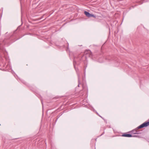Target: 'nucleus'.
Instances as JSON below:
<instances>
[{
	"instance_id": "nucleus-12",
	"label": "nucleus",
	"mask_w": 149,
	"mask_h": 149,
	"mask_svg": "<svg viewBox=\"0 0 149 149\" xmlns=\"http://www.w3.org/2000/svg\"><path fill=\"white\" fill-rule=\"evenodd\" d=\"M58 119L56 118V119L55 120V123H56V121H57V120Z\"/></svg>"
},
{
	"instance_id": "nucleus-11",
	"label": "nucleus",
	"mask_w": 149,
	"mask_h": 149,
	"mask_svg": "<svg viewBox=\"0 0 149 149\" xmlns=\"http://www.w3.org/2000/svg\"><path fill=\"white\" fill-rule=\"evenodd\" d=\"M41 102L42 104H43V100H41Z\"/></svg>"
},
{
	"instance_id": "nucleus-6",
	"label": "nucleus",
	"mask_w": 149,
	"mask_h": 149,
	"mask_svg": "<svg viewBox=\"0 0 149 149\" xmlns=\"http://www.w3.org/2000/svg\"><path fill=\"white\" fill-rule=\"evenodd\" d=\"M136 131H137V130H136V129H134L133 130L130 131V132L131 133V134H136Z\"/></svg>"
},
{
	"instance_id": "nucleus-15",
	"label": "nucleus",
	"mask_w": 149,
	"mask_h": 149,
	"mask_svg": "<svg viewBox=\"0 0 149 149\" xmlns=\"http://www.w3.org/2000/svg\"><path fill=\"white\" fill-rule=\"evenodd\" d=\"M83 89H84V87H83Z\"/></svg>"
},
{
	"instance_id": "nucleus-10",
	"label": "nucleus",
	"mask_w": 149,
	"mask_h": 149,
	"mask_svg": "<svg viewBox=\"0 0 149 149\" xmlns=\"http://www.w3.org/2000/svg\"><path fill=\"white\" fill-rule=\"evenodd\" d=\"M61 116V115H58L57 117V118L58 119L59 118V117L60 116Z\"/></svg>"
},
{
	"instance_id": "nucleus-1",
	"label": "nucleus",
	"mask_w": 149,
	"mask_h": 149,
	"mask_svg": "<svg viewBox=\"0 0 149 149\" xmlns=\"http://www.w3.org/2000/svg\"><path fill=\"white\" fill-rule=\"evenodd\" d=\"M80 57L79 56L78 57H74V59L73 60V63L74 66V68L76 69L75 65L77 63V62H79L80 61H83L82 59L83 58H84L86 60L87 58L86 56L85 55H83L81 57V58H80Z\"/></svg>"
},
{
	"instance_id": "nucleus-13",
	"label": "nucleus",
	"mask_w": 149,
	"mask_h": 149,
	"mask_svg": "<svg viewBox=\"0 0 149 149\" xmlns=\"http://www.w3.org/2000/svg\"><path fill=\"white\" fill-rule=\"evenodd\" d=\"M3 42H5V40H3Z\"/></svg>"
},
{
	"instance_id": "nucleus-16",
	"label": "nucleus",
	"mask_w": 149,
	"mask_h": 149,
	"mask_svg": "<svg viewBox=\"0 0 149 149\" xmlns=\"http://www.w3.org/2000/svg\"><path fill=\"white\" fill-rule=\"evenodd\" d=\"M42 18V17H41V19Z\"/></svg>"
},
{
	"instance_id": "nucleus-14",
	"label": "nucleus",
	"mask_w": 149,
	"mask_h": 149,
	"mask_svg": "<svg viewBox=\"0 0 149 149\" xmlns=\"http://www.w3.org/2000/svg\"><path fill=\"white\" fill-rule=\"evenodd\" d=\"M104 132L102 134H101V136H102V135L104 133Z\"/></svg>"
},
{
	"instance_id": "nucleus-3",
	"label": "nucleus",
	"mask_w": 149,
	"mask_h": 149,
	"mask_svg": "<svg viewBox=\"0 0 149 149\" xmlns=\"http://www.w3.org/2000/svg\"><path fill=\"white\" fill-rule=\"evenodd\" d=\"M149 125V121H146L143 123L141 125H140L139 126H138L137 127H136V130L139 129L143 128L145 127H146Z\"/></svg>"
},
{
	"instance_id": "nucleus-19",
	"label": "nucleus",
	"mask_w": 149,
	"mask_h": 149,
	"mask_svg": "<svg viewBox=\"0 0 149 149\" xmlns=\"http://www.w3.org/2000/svg\"><path fill=\"white\" fill-rule=\"evenodd\" d=\"M29 34L31 35V33H29Z\"/></svg>"
},
{
	"instance_id": "nucleus-4",
	"label": "nucleus",
	"mask_w": 149,
	"mask_h": 149,
	"mask_svg": "<svg viewBox=\"0 0 149 149\" xmlns=\"http://www.w3.org/2000/svg\"><path fill=\"white\" fill-rule=\"evenodd\" d=\"M121 136L123 137H131L137 136L136 135L133 136L131 134H128L127 133H124L122 135H121Z\"/></svg>"
},
{
	"instance_id": "nucleus-5",
	"label": "nucleus",
	"mask_w": 149,
	"mask_h": 149,
	"mask_svg": "<svg viewBox=\"0 0 149 149\" xmlns=\"http://www.w3.org/2000/svg\"><path fill=\"white\" fill-rule=\"evenodd\" d=\"M84 13L87 17H92L95 18L96 17V16L95 15H94L91 14L90 13H89V12L86 11H85L84 12Z\"/></svg>"
},
{
	"instance_id": "nucleus-9",
	"label": "nucleus",
	"mask_w": 149,
	"mask_h": 149,
	"mask_svg": "<svg viewBox=\"0 0 149 149\" xmlns=\"http://www.w3.org/2000/svg\"><path fill=\"white\" fill-rule=\"evenodd\" d=\"M97 113V114L98 116H99L100 117H101L103 119H104V118H103L101 116H100V114H98V113H97V112H96Z\"/></svg>"
},
{
	"instance_id": "nucleus-17",
	"label": "nucleus",
	"mask_w": 149,
	"mask_h": 149,
	"mask_svg": "<svg viewBox=\"0 0 149 149\" xmlns=\"http://www.w3.org/2000/svg\"><path fill=\"white\" fill-rule=\"evenodd\" d=\"M82 91H81L80 92V93H81V92Z\"/></svg>"
},
{
	"instance_id": "nucleus-8",
	"label": "nucleus",
	"mask_w": 149,
	"mask_h": 149,
	"mask_svg": "<svg viewBox=\"0 0 149 149\" xmlns=\"http://www.w3.org/2000/svg\"><path fill=\"white\" fill-rule=\"evenodd\" d=\"M141 132H140V131H137H137H136V134H141Z\"/></svg>"
},
{
	"instance_id": "nucleus-2",
	"label": "nucleus",
	"mask_w": 149,
	"mask_h": 149,
	"mask_svg": "<svg viewBox=\"0 0 149 149\" xmlns=\"http://www.w3.org/2000/svg\"><path fill=\"white\" fill-rule=\"evenodd\" d=\"M149 125V121H146L143 123L141 125H140L139 126H138L137 127H136V130L139 129L143 128L145 127H146Z\"/></svg>"
},
{
	"instance_id": "nucleus-18",
	"label": "nucleus",
	"mask_w": 149,
	"mask_h": 149,
	"mask_svg": "<svg viewBox=\"0 0 149 149\" xmlns=\"http://www.w3.org/2000/svg\"><path fill=\"white\" fill-rule=\"evenodd\" d=\"M24 84H26V83H24Z\"/></svg>"
},
{
	"instance_id": "nucleus-7",
	"label": "nucleus",
	"mask_w": 149,
	"mask_h": 149,
	"mask_svg": "<svg viewBox=\"0 0 149 149\" xmlns=\"http://www.w3.org/2000/svg\"><path fill=\"white\" fill-rule=\"evenodd\" d=\"M78 87H79V84H80L81 83H80V81L79 78V77H78Z\"/></svg>"
}]
</instances>
